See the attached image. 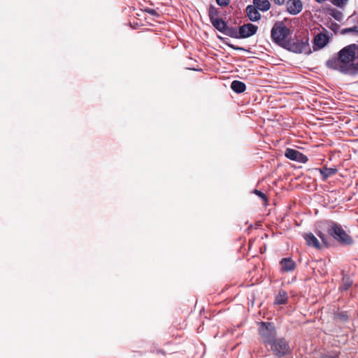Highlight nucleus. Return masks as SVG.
Segmentation results:
<instances>
[{"instance_id":"4be33fe9","label":"nucleus","mask_w":358,"mask_h":358,"mask_svg":"<svg viewBox=\"0 0 358 358\" xmlns=\"http://www.w3.org/2000/svg\"><path fill=\"white\" fill-rule=\"evenodd\" d=\"M217 13V12L216 10V9L214 8L213 7H210V8L209 10V17H210L211 22L217 18V17H216Z\"/></svg>"},{"instance_id":"20e7f679","label":"nucleus","mask_w":358,"mask_h":358,"mask_svg":"<svg viewBox=\"0 0 358 358\" xmlns=\"http://www.w3.org/2000/svg\"><path fill=\"white\" fill-rule=\"evenodd\" d=\"M329 232L330 235L341 243L345 245H351L353 243L352 237L350 236L340 225L334 224Z\"/></svg>"},{"instance_id":"f03ea898","label":"nucleus","mask_w":358,"mask_h":358,"mask_svg":"<svg viewBox=\"0 0 358 358\" xmlns=\"http://www.w3.org/2000/svg\"><path fill=\"white\" fill-rule=\"evenodd\" d=\"M271 36L274 43L282 47L291 38V31L282 22H278L271 29Z\"/></svg>"},{"instance_id":"cd10ccee","label":"nucleus","mask_w":358,"mask_h":358,"mask_svg":"<svg viewBox=\"0 0 358 358\" xmlns=\"http://www.w3.org/2000/svg\"><path fill=\"white\" fill-rule=\"evenodd\" d=\"M357 73H358V59H357Z\"/></svg>"},{"instance_id":"a878e982","label":"nucleus","mask_w":358,"mask_h":358,"mask_svg":"<svg viewBox=\"0 0 358 358\" xmlns=\"http://www.w3.org/2000/svg\"><path fill=\"white\" fill-rule=\"evenodd\" d=\"M322 358H336V357L329 356V355H324Z\"/></svg>"},{"instance_id":"4468645a","label":"nucleus","mask_w":358,"mask_h":358,"mask_svg":"<svg viewBox=\"0 0 358 358\" xmlns=\"http://www.w3.org/2000/svg\"><path fill=\"white\" fill-rule=\"evenodd\" d=\"M253 3L256 8L262 11H267L271 7L268 0H253Z\"/></svg>"},{"instance_id":"6e6552de","label":"nucleus","mask_w":358,"mask_h":358,"mask_svg":"<svg viewBox=\"0 0 358 358\" xmlns=\"http://www.w3.org/2000/svg\"><path fill=\"white\" fill-rule=\"evenodd\" d=\"M258 27L256 25L248 23L241 26L239 27L238 36H236L237 38H248L252 35H254L257 31Z\"/></svg>"},{"instance_id":"393cba45","label":"nucleus","mask_w":358,"mask_h":358,"mask_svg":"<svg viewBox=\"0 0 358 358\" xmlns=\"http://www.w3.org/2000/svg\"><path fill=\"white\" fill-rule=\"evenodd\" d=\"M275 4L282 5L285 2V0H273Z\"/></svg>"},{"instance_id":"9b49d317","label":"nucleus","mask_w":358,"mask_h":358,"mask_svg":"<svg viewBox=\"0 0 358 358\" xmlns=\"http://www.w3.org/2000/svg\"><path fill=\"white\" fill-rule=\"evenodd\" d=\"M255 5H249L246 8L247 15L251 21H257L261 18V15Z\"/></svg>"},{"instance_id":"aec40b11","label":"nucleus","mask_w":358,"mask_h":358,"mask_svg":"<svg viewBox=\"0 0 358 358\" xmlns=\"http://www.w3.org/2000/svg\"><path fill=\"white\" fill-rule=\"evenodd\" d=\"M330 14L334 18H335L338 21H341L343 18L342 13L336 9L331 10Z\"/></svg>"},{"instance_id":"9d476101","label":"nucleus","mask_w":358,"mask_h":358,"mask_svg":"<svg viewBox=\"0 0 358 358\" xmlns=\"http://www.w3.org/2000/svg\"><path fill=\"white\" fill-rule=\"evenodd\" d=\"M282 48L294 53H301L303 45L299 41H292L290 38Z\"/></svg>"},{"instance_id":"423d86ee","label":"nucleus","mask_w":358,"mask_h":358,"mask_svg":"<svg viewBox=\"0 0 358 358\" xmlns=\"http://www.w3.org/2000/svg\"><path fill=\"white\" fill-rule=\"evenodd\" d=\"M270 345L271 350L278 357L288 354L290 351L288 344L284 339L274 340Z\"/></svg>"},{"instance_id":"dca6fc26","label":"nucleus","mask_w":358,"mask_h":358,"mask_svg":"<svg viewBox=\"0 0 358 358\" xmlns=\"http://www.w3.org/2000/svg\"><path fill=\"white\" fill-rule=\"evenodd\" d=\"M231 88L236 93H241L245 90L246 86L243 82L234 80L231 83Z\"/></svg>"},{"instance_id":"6ab92c4d","label":"nucleus","mask_w":358,"mask_h":358,"mask_svg":"<svg viewBox=\"0 0 358 358\" xmlns=\"http://www.w3.org/2000/svg\"><path fill=\"white\" fill-rule=\"evenodd\" d=\"M352 284V280L350 278L346 275H343L342 279V285L341 288L342 289L346 290L348 289Z\"/></svg>"},{"instance_id":"2eb2a0df","label":"nucleus","mask_w":358,"mask_h":358,"mask_svg":"<svg viewBox=\"0 0 358 358\" xmlns=\"http://www.w3.org/2000/svg\"><path fill=\"white\" fill-rule=\"evenodd\" d=\"M323 180H326L329 177L335 175L337 173L336 168H327L318 169Z\"/></svg>"},{"instance_id":"f257e3e1","label":"nucleus","mask_w":358,"mask_h":358,"mask_svg":"<svg viewBox=\"0 0 358 358\" xmlns=\"http://www.w3.org/2000/svg\"><path fill=\"white\" fill-rule=\"evenodd\" d=\"M358 45L351 44L341 50L337 58L329 59L327 66L345 74H357Z\"/></svg>"},{"instance_id":"b1692460","label":"nucleus","mask_w":358,"mask_h":358,"mask_svg":"<svg viewBox=\"0 0 358 358\" xmlns=\"http://www.w3.org/2000/svg\"><path fill=\"white\" fill-rule=\"evenodd\" d=\"M217 3L221 6H227L229 4L230 0H216Z\"/></svg>"},{"instance_id":"bb28decb","label":"nucleus","mask_w":358,"mask_h":358,"mask_svg":"<svg viewBox=\"0 0 358 358\" xmlns=\"http://www.w3.org/2000/svg\"><path fill=\"white\" fill-rule=\"evenodd\" d=\"M318 3H324L325 1V0H316Z\"/></svg>"},{"instance_id":"0eeeda50","label":"nucleus","mask_w":358,"mask_h":358,"mask_svg":"<svg viewBox=\"0 0 358 358\" xmlns=\"http://www.w3.org/2000/svg\"><path fill=\"white\" fill-rule=\"evenodd\" d=\"M285 155L287 158L291 160L301 163H306L308 161V157L306 155L299 151L292 148L286 149Z\"/></svg>"},{"instance_id":"7ed1b4c3","label":"nucleus","mask_w":358,"mask_h":358,"mask_svg":"<svg viewBox=\"0 0 358 358\" xmlns=\"http://www.w3.org/2000/svg\"><path fill=\"white\" fill-rule=\"evenodd\" d=\"M259 334L262 342L270 345L275 338L276 331L273 324L262 322L259 324Z\"/></svg>"},{"instance_id":"1a4fd4ad","label":"nucleus","mask_w":358,"mask_h":358,"mask_svg":"<svg viewBox=\"0 0 358 358\" xmlns=\"http://www.w3.org/2000/svg\"><path fill=\"white\" fill-rule=\"evenodd\" d=\"M287 11L292 15L299 13L303 8L301 0H288L286 3Z\"/></svg>"},{"instance_id":"f8f14e48","label":"nucleus","mask_w":358,"mask_h":358,"mask_svg":"<svg viewBox=\"0 0 358 358\" xmlns=\"http://www.w3.org/2000/svg\"><path fill=\"white\" fill-rule=\"evenodd\" d=\"M282 271L289 272L295 268V263L290 258H284L280 261Z\"/></svg>"},{"instance_id":"ddd939ff","label":"nucleus","mask_w":358,"mask_h":358,"mask_svg":"<svg viewBox=\"0 0 358 358\" xmlns=\"http://www.w3.org/2000/svg\"><path fill=\"white\" fill-rule=\"evenodd\" d=\"M328 36L322 33L317 34L314 38L315 45L320 48H324L328 43Z\"/></svg>"},{"instance_id":"412c9836","label":"nucleus","mask_w":358,"mask_h":358,"mask_svg":"<svg viewBox=\"0 0 358 358\" xmlns=\"http://www.w3.org/2000/svg\"><path fill=\"white\" fill-rule=\"evenodd\" d=\"M348 0H331V3L338 7H343L347 3Z\"/></svg>"},{"instance_id":"5701e85b","label":"nucleus","mask_w":358,"mask_h":358,"mask_svg":"<svg viewBox=\"0 0 358 358\" xmlns=\"http://www.w3.org/2000/svg\"><path fill=\"white\" fill-rule=\"evenodd\" d=\"M256 195H257L258 196H259L261 199H262L264 201H266V195L262 192L261 191L259 190H257V189H255L254 192H253Z\"/></svg>"},{"instance_id":"a211bd4d","label":"nucleus","mask_w":358,"mask_h":358,"mask_svg":"<svg viewBox=\"0 0 358 358\" xmlns=\"http://www.w3.org/2000/svg\"><path fill=\"white\" fill-rule=\"evenodd\" d=\"M287 295L286 292H280L275 298V303L278 304V305L285 304L287 302Z\"/></svg>"},{"instance_id":"39448f33","label":"nucleus","mask_w":358,"mask_h":358,"mask_svg":"<svg viewBox=\"0 0 358 358\" xmlns=\"http://www.w3.org/2000/svg\"><path fill=\"white\" fill-rule=\"evenodd\" d=\"M318 236L320 238L322 243L317 238V237L312 233H306L304 234L303 238L306 240V244L309 247H312L316 249H321L322 245H327V237L322 233L319 232L317 234Z\"/></svg>"},{"instance_id":"f3484780","label":"nucleus","mask_w":358,"mask_h":358,"mask_svg":"<svg viewBox=\"0 0 358 358\" xmlns=\"http://www.w3.org/2000/svg\"><path fill=\"white\" fill-rule=\"evenodd\" d=\"M213 25L220 31L226 32L227 29V24L222 19L217 18L215 20L211 22Z\"/></svg>"}]
</instances>
